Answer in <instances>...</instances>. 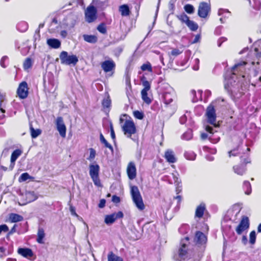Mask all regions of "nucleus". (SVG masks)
Instances as JSON below:
<instances>
[{
  "instance_id": "obj_11",
  "label": "nucleus",
  "mask_w": 261,
  "mask_h": 261,
  "mask_svg": "<svg viewBox=\"0 0 261 261\" xmlns=\"http://www.w3.org/2000/svg\"><path fill=\"white\" fill-rule=\"evenodd\" d=\"M17 94L21 99H24L27 97L28 95V87L27 82H22L19 84L17 90Z\"/></svg>"
},
{
  "instance_id": "obj_63",
  "label": "nucleus",
  "mask_w": 261,
  "mask_h": 261,
  "mask_svg": "<svg viewBox=\"0 0 261 261\" xmlns=\"http://www.w3.org/2000/svg\"><path fill=\"white\" fill-rule=\"evenodd\" d=\"M4 113H0V124H3L4 122L5 115Z\"/></svg>"
},
{
  "instance_id": "obj_36",
  "label": "nucleus",
  "mask_w": 261,
  "mask_h": 261,
  "mask_svg": "<svg viewBox=\"0 0 261 261\" xmlns=\"http://www.w3.org/2000/svg\"><path fill=\"white\" fill-rule=\"evenodd\" d=\"M176 17L181 22L186 24H187L190 20L189 17L184 13L177 15Z\"/></svg>"
},
{
  "instance_id": "obj_27",
  "label": "nucleus",
  "mask_w": 261,
  "mask_h": 261,
  "mask_svg": "<svg viewBox=\"0 0 261 261\" xmlns=\"http://www.w3.org/2000/svg\"><path fill=\"white\" fill-rule=\"evenodd\" d=\"M119 11L122 16H126L129 15V7L127 5H122L119 7Z\"/></svg>"
},
{
  "instance_id": "obj_33",
  "label": "nucleus",
  "mask_w": 261,
  "mask_h": 261,
  "mask_svg": "<svg viewBox=\"0 0 261 261\" xmlns=\"http://www.w3.org/2000/svg\"><path fill=\"white\" fill-rule=\"evenodd\" d=\"M141 82L144 88L142 90L148 91L150 89V83L146 80V78L143 77L141 79Z\"/></svg>"
},
{
  "instance_id": "obj_32",
  "label": "nucleus",
  "mask_w": 261,
  "mask_h": 261,
  "mask_svg": "<svg viewBox=\"0 0 261 261\" xmlns=\"http://www.w3.org/2000/svg\"><path fill=\"white\" fill-rule=\"evenodd\" d=\"M100 141L101 143L105 145L106 147L109 148L112 152L113 151V148L112 146L108 142L101 133L100 134Z\"/></svg>"
},
{
  "instance_id": "obj_39",
  "label": "nucleus",
  "mask_w": 261,
  "mask_h": 261,
  "mask_svg": "<svg viewBox=\"0 0 261 261\" xmlns=\"http://www.w3.org/2000/svg\"><path fill=\"white\" fill-rule=\"evenodd\" d=\"M249 3L256 10H259L261 7V3L258 0H249Z\"/></svg>"
},
{
  "instance_id": "obj_56",
  "label": "nucleus",
  "mask_w": 261,
  "mask_h": 261,
  "mask_svg": "<svg viewBox=\"0 0 261 261\" xmlns=\"http://www.w3.org/2000/svg\"><path fill=\"white\" fill-rule=\"evenodd\" d=\"M7 59H8V57L7 56H4L3 57H2V58L1 60L0 64H1V66L3 67V68L6 67V66L4 64V62H5V60H7Z\"/></svg>"
},
{
  "instance_id": "obj_64",
  "label": "nucleus",
  "mask_w": 261,
  "mask_h": 261,
  "mask_svg": "<svg viewBox=\"0 0 261 261\" xmlns=\"http://www.w3.org/2000/svg\"><path fill=\"white\" fill-rule=\"evenodd\" d=\"M205 130L210 133V134H213V128L212 127L210 126H206V127H205Z\"/></svg>"
},
{
  "instance_id": "obj_43",
  "label": "nucleus",
  "mask_w": 261,
  "mask_h": 261,
  "mask_svg": "<svg viewBox=\"0 0 261 261\" xmlns=\"http://www.w3.org/2000/svg\"><path fill=\"white\" fill-rule=\"evenodd\" d=\"M256 241V232L254 230L251 231L249 234V243L251 245L255 244Z\"/></svg>"
},
{
  "instance_id": "obj_38",
  "label": "nucleus",
  "mask_w": 261,
  "mask_h": 261,
  "mask_svg": "<svg viewBox=\"0 0 261 261\" xmlns=\"http://www.w3.org/2000/svg\"><path fill=\"white\" fill-rule=\"evenodd\" d=\"M192 137V131L191 129H189L182 135L181 138L183 140H189L191 139Z\"/></svg>"
},
{
  "instance_id": "obj_42",
  "label": "nucleus",
  "mask_w": 261,
  "mask_h": 261,
  "mask_svg": "<svg viewBox=\"0 0 261 261\" xmlns=\"http://www.w3.org/2000/svg\"><path fill=\"white\" fill-rule=\"evenodd\" d=\"M141 69L142 71H148L151 72L152 71V66L149 62H147L145 64H143L141 66Z\"/></svg>"
},
{
  "instance_id": "obj_19",
  "label": "nucleus",
  "mask_w": 261,
  "mask_h": 261,
  "mask_svg": "<svg viewBox=\"0 0 261 261\" xmlns=\"http://www.w3.org/2000/svg\"><path fill=\"white\" fill-rule=\"evenodd\" d=\"M17 252L25 258L31 257L34 255L32 250L28 248H19L18 249Z\"/></svg>"
},
{
  "instance_id": "obj_58",
  "label": "nucleus",
  "mask_w": 261,
  "mask_h": 261,
  "mask_svg": "<svg viewBox=\"0 0 261 261\" xmlns=\"http://www.w3.org/2000/svg\"><path fill=\"white\" fill-rule=\"evenodd\" d=\"M187 121V117L185 115L182 116L179 119V122L181 124H183L186 123Z\"/></svg>"
},
{
  "instance_id": "obj_4",
  "label": "nucleus",
  "mask_w": 261,
  "mask_h": 261,
  "mask_svg": "<svg viewBox=\"0 0 261 261\" xmlns=\"http://www.w3.org/2000/svg\"><path fill=\"white\" fill-rule=\"evenodd\" d=\"M38 196L34 192L27 191L20 195V199L18 203L20 205H24L36 200Z\"/></svg>"
},
{
  "instance_id": "obj_9",
  "label": "nucleus",
  "mask_w": 261,
  "mask_h": 261,
  "mask_svg": "<svg viewBox=\"0 0 261 261\" xmlns=\"http://www.w3.org/2000/svg\"><path fill=\"white\" fill-rule=\"evenodd\" d=\"M249 227V220L247 217H242L241 222L236 228L237 234H241L244 231L247 230Z\"/></svg>"
},
{
  "instance_id": "obj_52",
  "label": "nucleus",
  "mask_w": 261,
  "mask_h": 261,
  "mask_svg": "<svg viewBox=\"0 0 261 261\" xmlns=\"http://www.w3.org/2000/svg\"><path fill=\"white\" fill-rule=\"evenodd\" d=\"M8 230H9V228L7 225L3 224V225H0V234L2 232H7L8 231Z\"/></svg>"
},
{
  "instance_id": "obj_29",
  "label": "nucleus",
  "mask_w": 261,
  "mask_h": 261,
  "mask_svg": "<svg viewBox=\"0 0 261 261\" xmlns=\"http://www.w3.org/2000/svg\"><path fill=\"white\" fill-rule=\"evenodd\" d=\"M108 261H123V260L122 257L116 255L111 251L108 255Z\"/></svg>"
},
{
  "instance_id": "obj_55",
  "label": "nucleus",
  "mask_w": 261,
  "mask_h": 261,
  "mask_svg": "<svg viewBox=\"0 0 261 261\" xmlns=\"http://www.w3.org/2000/svg\"><path fill=\"white\" fill-rule=\"evenodd\" d=\"M112 200L113 202L117 203L120 201V199L119 197L116 195H113L112 197Z\"/></svg>"
},
{
  "instance_id": "obj_6",
  "label": "nucleus",
  "mask_w": 261,
  "mask_h": 261,
  "mask_svg": "<svg viewBox=\"0 0 261 261\" xmlns=\"http://www.w3.org/2000/svg\"><path fill=\"white\" fill-rule=\"evenodd\" d=\"M188 238H186L185 240H181V247L179 249V257L180 260H188L190 259V250H188L187 244L185 242L188 241Z\"/></svg>"
},
{
  "instance_id": "obj_3",
  "label": "nucleus",
  "mask_w": 261,
  "mask_h": 261,
  "mask_svg": "<svg viewBox=\"0 0 261 261\" xmlns=\"http://www.w3.org/2000/svg\"><path fill=\"white\" fill-rule=\"evenodd\" d=\"M61 63L65 65H75L79 60L75 55L68 56V53L66 51H62L60 55Z\"/></svg>"
},
{
  "instance_id": "obj_14",
  "label": "nucleus",
  "mask_w": 261,
  "mask_h": 261,
  "mask_svg": "<svg viewBox=\"0 0 261 261\" xmlns=\"http://www.w3.org/2000/svg\"><path fill=\"white\" fill-rule=\"evenodd\" d=\"M77 17L73 13H70L66 16L64 19V24L69 28H73L76 23Z\"/></svg>"
},
{
  "instance_id": "obj_60",
  "label": "nucleus",
  "mask_w": 261,
  "mask_h": 261,
  "mask_svg": "<svg viewBox=\"0 0 261 261\" xmlns=\"http://www.w3.org/2000/svg\"><path fill=\"white\" fill-rule=\"evenodd\" d=\"M70 211L71 212V215L75 216H77V215L75 212V208L74 207L70 206Z\"/></svg>"
},
{
  "instance_id": "obj_24",
  "label": "nucleus",
  "mask_w": 261,
  "mask_h": 261,
  "mask_svg": "<svg viewBox=\"0 0 261 261\" xmlns=\"http://www.w3.org/2000/svg\"><path fill=\"white\" fill-rule=\"evenodd\" d=\"M23 218L17 214L11 213L9 215V220L11 222H18L22 221Z\"/></svg>"
},
{
  "instance_id": "obj_44",
  "label": "nucleus",
  "mask_w": 261,
  "mask_h": 261,
  "mask_svg": "<svg viewBox=\"0 0 261 261\" xmlns=\"http://www.w3.org/2000/svg\"><path fill=\"white\" fill-rule=\"evenodd\" d=\"M196 154L193 152H186L185 153V156L189 160H194L196 158Z\"/></svg>"
},
{
  "instance_id": "obj_54",
  "label": "nucleus",
  "mask_w": 261,
  "mask_h": 261,
  "mask_svg": "<svg viewBox=\"0 0 261 261\" xmlns=\"http://www.w3.org/2000/svg\"><path fill=\"white\" fill-rule=\"evenodd\" d=\"M194 61L195 65L193 66V69L195 70H198L199 69V60L196 58L195 59Z\"/></svg>"
},
{
  "instance_id": "obj_5",
  "label": "nucleus",
  "mask_w": 261,
  "mask_h": 261,
  "mask_svg": "<svg viewBox=\"0 0 261 261\" xmlns=\"http://www.w3.org/2000/svg\"><path fill=\"white\" fill-rule=\"evenodd\" d=\"M122 128L124 135L128 138H131L132 135L136 133V126L132 120H126Z\"/></svg>"
},
{
  "instance_id": "obj_25",
  "label": "nucleus",
  "mask_w": 261,
  "mask_h": 261,
  "mask_svg": "<svg viewBox=\"0 0 261 261\" xmlns=\"http://www.w3.org/2000/svg\"><path fill=\"white\" fill-rule=\"evenodd\" d=\"M84 40L90 43H95L97 41V37L95 35H84L83 36Z\"/></svg>"
},
{
  "instance_id": "obj_13",
  "label": "nucleus",
  "mask_w": 261,
  "mask_h": 261,
  "mask_svg": "<svg viewBox=\"0 0 261 261\" xmlns=\"http://www.w3.org/2000/svg\"><path fill=\"white\" fill-rule=\"evenodd\" d=\"M57 128L62 137H65L66 127L62 117H58L56 120Z\"/></svg>"
},
{
  "instance_id": "obj_59",
  "label": "nucleus",
  "mask_w": 261,
  "mask_h": 261,
  "mask_svg": "<svg viewBox=\"0 0 261 261\" xmlns=\"http://www.w3.org/2000/svg\"><path fill=\"white\" fill-rule=\"evenodd\" d=\"M106 200L104 199H101L98 204V206L100 208H103L105 206Z\"/></svg>"
},
{
  "instance_id": "obj_16",
  "label": "nucleus",
  "mask_w": 261,
  "mask_h": 261,
  "mask_svg": "<svg viewBox=\"0 0 261 261\" xmlns=\"http://www.w3.org/2000/svg\"><path fill=\"white\" fill-rule=\"evenodd\" d=\"M115 66V63L112 60L105 61L101 64L102 69L106 73L113 71Z\"/></svg>"
},
{
  "instance_id": "obj_53",
  "label": "nucleus",
  "mask_w": 261,
  "mask_h": 261,
  "mask_svg": "<svg viewBox=\"0 0 261 261\" xmlns=\"http://www.w3.org/2000/svg\"><path fill=\"white\" fill-rule=\"evenodd\" d=\"M239 154L237 149H233L228 152L229 157H231V156H236Z\"/></svg>"
},
{
  "instance_id": "obj_51",
  "label": "nucleus",
  "mask_w": 261,
  "mask_h": 261,
  "mask_svg": "<svg viewBox=\"0 0 261 261\" xmlns=\"http://www.w3.org/2000/svg\"><path fill=\"white\" fill-rule=\"evenodd\" d=\"M181 53V51H180L177 48H174L171 51V55L173 56H177L178 55H180Z\"/></svg>"
},
{
  "instance_id": "obj_10",
  "label": "nucleus",
  "mask_w": 261,
  "mask_h": 261,
  "mask_svg": "<svg viewBox=\"0 0 261 261\" xmlns=\"http://www.w3.org/2000/svg\"><path fill=\"white\" fill-rule=\"evenodd\" d=\"M206 116L207 117L208 122L216 126L215 123L216 120V114L215 110L212 105H210L207 108Z\"/></svg>"
},
{
  "instance_id": "obj_40",
  "label": "nucleus",
  "mask_w": 261,
  "mask_h": 261,
  "mask_svg": "<svg viewBox=\"0 0 261 261\" xmlns=\"http://www.w3.org/2000/svg\"><path fill=\"white\" fill-rule=\"evenodd\" d=\"M184 10L187 13L192 14L194 13L195 8L194 6L191 4H186L184 6Z\"/></svg>"
},
{
  "instance_id": "obj_12",
  "label": "nucleus",
  "mask_w": 261,
  "mask_h": 261,
  "mask_svg": "<svg viewBox=\"0 0 261 261\" xmlns=\"http://www.w3.org/2000/svg\"><path fill=\"white\" fill-rule=\"evenodd\" d=\"M123 217V214L119 211L118 213H114L111 215H108L105 216V222L107 225H111L118 219L122 218Z\"/></svg>"
},
{
  "instance_id": "obj_62",
  "label": "nucleus",
  "mask_w": 261,
  "mask_h": 261,
  "mask_svg": "<svg viewBox=\"0 0 261 261\" xmlns=\"http://www.w3.org/2000/svg\"><path fill=\"white\" fill-rule=\"evenodd\" d=\"M248 242V239L246 236H243L242 238V243L244 245H246Z\"/></svg>"
},
{
  "instance_id": "obj_31",
  "label": "nucleus",
  "mask_w": 261,
  "mask_h": 261,
  "mask_svg": "<svg viewBox=\"0 0 261 261\" xmlns=\"http://www.w3.org/2000/svg\"><path fill=\"white\" fill-rule=\"evenodd\" d=\"M186 25L192 31H195L198 28V25L193 20H189Z\"/></svg>"
},
{
  "instance_id": "obj_30",
  "label": "nucleus",
  "mask_w": 261,
  "mask_h": 261,
  "mask_svg": "<svg viewBox=\"0 0 261 261\" xmlns=\"http://www.w3.org/2000/svg\"><path fill=\"white\" fill-rule=\"evenodd\" d=\"M30 129L31 137L33 138H37L41 133V130L40 129H35L33 128L32 124L30 125Z\"/></svg>"
},
{
  "instance_id": "obj_2",
  "label": "nucleus",
  "mask_w": 261,
  "mask_h": 261,
  "mask_svg": "<svg viewBox=\"0 0 261 261\" xmlns=\"http://www.w3.org/2000/svg\"><path fill=\"white\" fill-rule=\"evenodd\" d=\"M100 167L95 163L89 165V174L94 185L97 187H101V184L99 177Z\"/></svg>"
},
{
  "instance_id": "obj_23",
  "label": "nucleus",
  "mask_w": 261,
  "mask_h": 261,
  "mask_svg": "<svg viewBox=\"0 0 261 261\" xmlns=\"http://www.w3.org/2000/svg\"><path fill=\"white\" fill-rule=\"evenodd\" d=\"M45 236L44 230L42 228L39 227L38 230L37 242L39 244H44V242L43 239Z\"/></svg>"
},
{
  "instance_id": "obj_57",
  "label": "nucleus",
  "mask_w": 261,
  "mask_h": 261,
  "mask_svg": "<svg viewBox=\"0 0 261 261\" xmlns=\"http://www.w3.org/2000/svg\"><path fill=\"white\" fill-rule=\"evenodd\" d=\"M95 156V151L93 149H90V156L89 158L91 159H93Z\"/></svg>"
},
{
  "instance_id": "obj_22",
  "label": "nucleus",
  "mask_w": 261,
  "mask_h": 261,
  "mask_svg": "<svg viewBox=\"0 0 261 261\" xmlns=\"http://www.w3.org/2000/svg\"><path fill=\"white\" fill-rule=\"evenodd\" d=\"M205 210V204L204 203H201L198 205L196 210L195 217L199 218L202 217L204 212Z\"/></svg>"
},
{
  "instance_id": "obj_15",
  "label": "nucleus",
  "mask_w": 261,
  "mask_h": 261,
  "mask_svg": "<svg viewBox=\"0 0 261 261\" xmlns=\"http://www.w3.org/2000/svg\"><path fill=\"white\" fill-rule=\"evenodd\" d=\"M174 97V93L170 88L167 91L163 92L162 94L164 102L166 105L172 102Z\"/></svg>"
},
{
  "instance_id": "obj_17",
  "label": "nucleus",
  "mask_w": 261,
  "mask_h": 261,
  "mask_svg": "<svg viewBox=\"0 0 261 261\" xmlns=\"http://www.w3.org/2000/svg\"><path fill=\"white\" fill-rule=\"evenodd\" d=\"M127 173L130 179H133L136 176V168L134 163H129L127 168Z\"/></svg>"
},
{
  "instance_id": "obj_48",
  "label": "nucleus",
  "mask_w": 261,
  "mask_h": 261,
  "mask_svg": "<svg viewBox=\"0 0 261 261\" xmlns=\"http://www.w3.org/2000/svg\"><path fill=\"white\" fill-rule=\"evenodd\" d=\"M91 5L97 7H101L103 6L104 3L99 0H93Z\"/></svg>"
},
{
  "instance_id": "obj_46",
  "label": "nucleus",
  "mask_w": 261,
  "mask_h": 261,
  "mask_svg": "<svg viewBox=\"0 0 261 261\" xmlns=\"http://www.w3.org/2000/svg\"><path fill=\"white\" fill-rule=\"evenodd\" d=\"M97 30L101 33L105 34L107 33V29L105 24L101 23L98 25L97 28Z\"/></svg>"
},
{
  "instance_id": "obj_50",
  "label": "nucleus",
  "mask_w": 261,
  "mask_h": 261,
  "mask_svg": "<svg viewBox=\"0 0 261 261\" xmlns=\"http://www.w3.org/2000/svg\"><path fill=\"white\" fill-rule=\"evenodd\" d=\"M246 64V62L244 61L241 62L237 64H236L232 68V70L233 71V74H236L234 73V70L241 66H244Z\"/></svg>"
},
{
  "instance_id": "obj_1",
  "label": "nucleus",
  "mask_w": 261,
  "mask_h": 261,
  "mask_svg": "<svg viewBox=\"0 0 261 261\" xmlns=\"http://www.w3.org/2000/svg\"><path fill=\"white\" fill-rule=\"evenodd\" d=\"M130 194L133 201L137 208L140 211L144 210L145 205L139 189L137 186H133L131 187Z\"/></svg>"
},
{
  "instance_id": "obj_8",
  "label": "nucleus",
  "mask_w": 261,
  "mask_h": 261,
  "mask_svg": "<svg viewBox=\"0 0 261 261\" xmlns=\"http://www.w3.org/2000/svg\"><path fill=\"white\" fill-rule=\"evenodd\" d=\"M85 13L86 20L89 23L93 22L96 19L97 10L92 5L87 8Z\"/></svg>"
},
{
  "instance_id": "obj_26",
  "label": "nucleus",
  "mask_w": 261,
  "mask_h": 261,
  "mask_svg": "<svg viewBox=\"0 0 261 261\" xmlns=\"http://www.w3.org/2000/svg\"><path fill=\"white\" fill-rule=\"evenodd\" d=\"M233 169L234 172L239 175H243L246 170V168L245 166L238 165L233 166Z\"/></svg>"
},
{
  "instance_id": "obj_20",
  "label": "nucleus",
  "mask_w": 261,
  "mask_h": 261,
  "mask_svg": "<svg viewBox=\"0 0 261 261\" xmlns=\"http://www.w3.org/2000/svg\"><path fill=\"white\" fill-rule=\"evenodd\" d=\"M47 44L51 48L57 49L60 47L61 43V41L55 38L48 39L46 41Z\"/></svg>"
},
{
  "instance_id": "obj_61",
  "label": "nucleus",
  "mask_w": 261,
  "mask_h": 261,
  "mask_svg": "<svg viewBox=\"0 0 261 261\" xmlns=\"http://www.w3.org/2000/svg\"><path fill=\"white\" fill-rule=\"evenodd\" d=\"M224 12H229V11H228V10L220 9L218 10V15H219V16L222 15L223 14V13H224Z\"/></svg>"
},
{
  "instance_id": "obj_41",
  "label": "nucleus",
  "mask_w": 261,
  "mask_h": 261,
  "mask_svg": "<svg viewBox=\"0 0 261 261\" xmlns=\"http://www.w3.org/2000/svg\"><path fill=\"white\" fill-rule=\"evenodd\" d=\"M32 66V61L30 58H27L23 63V68L27 70Z\"/></svg>"
},
{
  "instance_id": "obj_7",
  "label": "nucleus",
  "mask_w": 261,
  "mask_h": 261,
  "mask_svg": "<svg viewBox=\"0 0 261 261\" xmlns=\"http://www.w3.org/2000/svg\"><path fill=\"white\" fill-rule=\"evenodd\" d=\"M211 7L210 3L202 2L199 4L198 15L202 18L207 17L211 12Z\"/></svg>"
},
{
  "instance_id": "obj_47",
  "label": "nucleus",
  "mask_w": 261,
  "mask_h": 261,
  "mask_svg": "<svg viewBox=\"0 0 261 261\" xmlns=\"http://www.w3.org/2000/svg\"><path fill=\"white\" fill-rule=\"evenodd\" d=\"M31 178V176L28 173H23L21 174L19 177V180L20 181H25Z\"/></svg>"
},
{
  "instance_id": "obj_21",
  "label": "nucleus",
  "mask_w": 261,
  "mask_h": 261,
  "mask_svg": "<svg viewBox=\"0 0 261 261\" xmlns=\"http://www.w3.org/2000/svg\"><path fill=\"white\" fill-rule=\"evenodd\" d=\"M164 157L169 163H174L176 161L174 152L170 149L167 150L165 152Z\"/></svg>"
},
{
  "instance_id": "obj_37",
  "label": "nucleus",
  "mask_w": 261,
  "mask_h": 261,
  "mask_svg": "<svg viewBox=\"0 0 261 261\" xmlns=\"http://www.w3.org/2000/svg\"><path fill=\"white\" fill-rule=\"evenodd\" d=\"M147 91L142 90L141 91V97L143 100L146 103L149 104L151 103V100L147 96Z\"/></svg>"
},
{
  "instance_id": "obj_35",
  "label": "nucleus",
  "mask_w": 261,
  "mask_h": 261,
  "mask_svg": "<svg viewBox=\"0 0 261 261\" xmlns=\"http://www.w3.org/2000/svg\"><path fill=\"white\" fill-rule=\"evenodd\" d=\"M243 188L245 190V193L249 195L251 192V185L248 181H245L243 183Z\"/></svg>"
},
{
  "instance_id": "obj_45",
  "label": "nucleus",
  "mask_w": 261,
  "mask_h": 261,
  "mask_svg": "<svg viewBox=\"0 0 261 261\" xmlns=\"http://www.w3.org/2000/svg\"><path fill=\"white\" fill-rule=\"evenodd\" d=\"M111 101L109 97L103 99L102 105L104 108H109L111 106Z\"/></svg>"
},
{
  "instance_id": "obj_28",
  "label": "nucleus",
  "mask_w": 261,
  "mask_h": 261,
  "mask_svg": "<svg viewBox=\"0 0 261 261\" xmlns=\"http://www.w3.org/2000/svg\"><path fill=\"white\" fill-rule=\"evenodd\" d=\"M21 151L19 149H16L12 152L11 156V164H13V165H14L15 162L18 158V156H19L21 155Z\"/></svg>"
},
{
  "instance_id": "obj_49",
  "label": "nucleus",
  "mask_w": 261,
  "mask_h": 261,
  "mask_svg": "<svg viewBox=\"0 0 261 261\" xmlns=\"http://www.w3.org/2000/svg\"><path fill=\"white\" fill-rule=\"evenodd\" d=\"M134 116L138 119H142L143 118V114L139 111H135L134 112Z\"/></svg>"
},
{
  "instance_id": "obj_34",
  "label": "nucleus",
  "mask_w": 261,
  "mask_h": 261,
  "mask_svg": "<svg viewBox=\"0 0 261 261\" xmlns=\"http://www.w3.org/2000/svg\"><path fill=\"white\" fill-rule=\"evenodd\" d=\"M17 28L19 31L23 32L28 30V24L25 22H21L17 24Z\"/></svg>"
},
{
  "instance_id": "obj_18",
  "label": "nucleus",
  "mask_w": 261,
  "mask_h": 261,
  "mask_svg": "<svg viewBox=\"0 0 261 261\" xmlns=\"http://www.w3.org/2000/svg\"><path fill=\"white\" fill-rule=\"evenodd\" d=\"M207 238L203 233L197 231L196 233L194 241L197 244L202 245L206 242Z\"/></svg>"
}]
</instances>
